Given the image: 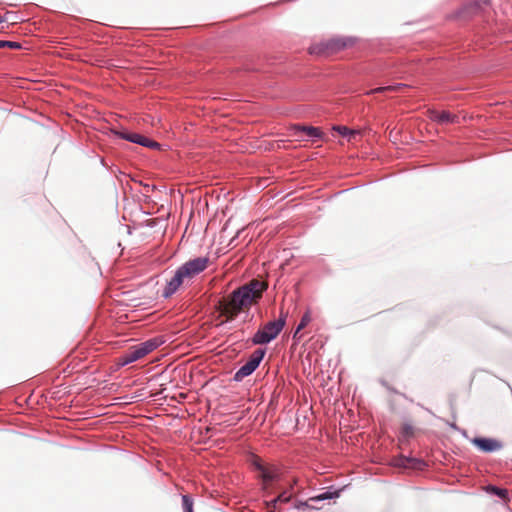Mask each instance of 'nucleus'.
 I'll return each mask as SVG.
<instances>
[{
    "label": "nucleus",
    "instance_id": "8",
    "mask_svg": "<svg viewBox=\"0 0 512 512\" xmlns=\"http://www.w3.org/2000/svg\"><path fill=\"white\" fill-rule=\"evenodd\" d=\"M427 114L429 119L439 124L457 123L459 119L456 114L448 111L428 110Z\"/></svg>",
    "mask_w": 512,
    "mask_h": 512
},
{
    "label": "nucleus",
    "instance_id": "14",
    "mask_svg": "<svg viewBox=\"0 0 512 512\" xmlns=\"http://www.w3.org/2000/svg\"><path fill=\"white\" fill-rule=\"evenodd\" d=\"M290 499H291V494H289L287 491H283L275 499H273L269 502V506L272 508H275L276 504L278 502L286 503V502H289Z\"/></svg>",
    "mask_w": 512,
    "mask_h": 512
},
{
    "label": "nucleus",
    "instance_id": "4",
    "mask_svg": "<svg viewBox=\"0 0 512 512\" xmlns=\"http://www.w3.org/2000/svg\"><path fill=\"white\" fill-rule=\"evenodd\" d=\"M283 329L282 319L270 321L254 335L252 341L254 344H266L275 339Z\"/></svg>",
    "mask_w": 512,
    "mask_h": 512
},
{
    "label": "nucleus",
    "instance_id": "16",
    "mask_svg": "<svg viewBox=\"0 0 512 512\" xmlns=\"http://www.w3.org/2000/svg\"><path fill=\"white\" fill-rule=\"evenodd\" d=\"M347 46L346 41L342 39H332L328 43V48L331 49V51H339Z\"/></svg>",
    "mask_w": 512,
    "mask_h": 512
},
{
    "label": "nucleus",
    "instance_id": "5",
    "mask_svg": "<svg viewBox=\"0 0 512 512\" xmlns=\"http://www.w3.org/2000/svg\"><path fill=\"white\" fill-rule=\"evenodd\" d=\"M264 355H265V350H263V349L255 350L251 354L249 360L235 373L234 379L236 381H241L245 377L252 374L256 370V368L259 366Z\"/></svg>",
    "mask_w": 512,
    "mask_h": 512
},
{
    "label": "nucleus",
    "instance_id": "11",
    "mask_svg": "<svg viewBox=\"0 0 512 512\" xmlns=\"http://www.w3.org/2000/svg\"><path fill=\"white\" fill-rule=\"evenodd\" d=\"M333 129L337 131L340 135L348 137L349 141L355 140L356 137L360 135V132L358 130H351L346 126H335Z\"/></svg>",
    "mask_w": 512,
    "mask_h": 512
},
{
    "label": "nucleus",
    "instance_id": "19",
    "mask_svg": "<svg viewBox=\"0 0 512 512\" xmlns=\"http://www.w3.org/2000/svg\"><path fill=\"white\" fill-rule=\"evenodd\" d=\"M4 47L18 49V48H20V44L17 42H11V41H0V48H4Z\"/></svg>",
    "mask_w": 512,
    "mask_h": 512
},
{
    "label": "nucleus",
    "instance_id": "22",
    "mask_svg": "<svg viewBox=\"0 0 512 512\" xmlns=\"http://www.w3.org/2000/svg\"><path fill=\"white\" fill-rule=\"evenodd\" d=\"M412 460L408 459V458H401L397 463L396 465H400V466H403V467H410V462Z\"/></svg>",
    "mask_w": 512,
    "mask_h": 512
},
{
    "label": "nucleus",
    "instance_id": "25",
    "mask_svg": "<svg viewBox=\"0 0 512 512\" xmlns=\"http://www.w3.org/2000/svg\"><path fill=\"white\" fill-rule=\"evenodd\" d=\"M230 222H231V218L227 219L225 224H230Z\"/></svg>",
    "mask_w": 512,
    "mask_h": 512
},
{
    "label": "nucleus",
    "instance_id": "3",
    "mask_svg": "<svg viewBox=\"0 0 512 512\" xmlns=\"http://www.w3.org/2000/svg\"><path fill=\"white\" fill-rule=\"evenodd\" d=\"M163 341L159 338L149 339L143 343L130 347L121 357L120 364L127 365L142 359L156 348H158Z\"/></svg>",
    "mask_w": 512,
    "mask_h": 512
},
{
    "label": "nucleus",
    "instance_id": "9",
    "mask_svg": "<svg viewBox=\"0 0 512 512\" xmlns=\"http://www.w3.org/2000/svg\"><path fill=\"white\" fill-rule=\"evenodd\" d=\"M131 142L149 148H159V144L157 142L138 133H132Z\"/></svg>",
    "mask_w": 512,
    "mask_h": 512
},
{
    "label": "nucleus",
    "instance_id": "10",
    "mask_svg": "<svg viewBox=\"0 0 512 512\" xmlns=\"http://www.w3.org/2000/svg\"><path fill=\"white\" fill-rule=\"evenodd\" d=\"M408 88V85L406 84H396V85H389L384 87H378L375 89L370 90L367 92V94H373V93H384V92H404Z\"/></svg>",
    "mask_w": 512,
    "mask_h": 512
},
{
    "label": "nucleus",
    "instance_id": "24",
    "mask_svg": "<svg viewBox=\"0 0 512 512\" xmlns=\"http://www.w3.org/2000/svg\"><path fill=\"white\" fill-rule=\"evenodd\" d=\"M145 224H149V225L157 224V218H149L145 221Z\"/></svg>",
    "mask_w": 512,
    "mask_h": 512
},
{
    "label": "nucleus",
    "instance_id": "17",
    "mask_svg": "<svg viewBox=\"0 0 512 512\" xmlns=\"http://www.w3.org/2000/svg\"><path fill=\"white\" fill-rule=\"evenodd\" d=\"M182 507L184 512H193V500L188 495L182 496Z\"/></svg>",
    "mask_w": 512,
    "mask_h": 512
},
{
    "label": "nucleus",
    "instance_id": "2",
    "mask_svg": "<svg viewBox=\"0 0 512 512\" xmlns=\"http://www.w3.org/2000/svg\"><path fill=\"white\" fill-rule=\"evenodd\" d=\"M209 262L208 257H198L183 264L176 271L174 277L168 282L164 290V296L169 297L175 293L185 279H191L204 271L208 267Z\"/></svg>",
    "mask_w": 512,
    "mask_h": 512
},
{
    "label": "nucleus",
    "instance_id": "6",
    "mask_svg": "<svg viewBox=\"0 0 512 512\" xmlns=\"http://www.w3.org/2000/svg\"><path fill=\"white\" fill-rule=\"evenodd\" d=\"M255 467L260 472L263 489L268 490L270 483L278 480L280 475L279 469L275 465H264L260 462H255Z\"/></svg>",
    "mask_w": 512,
    "mask_h": 512
},
{
    "label": "nucleus",
    "instance_id": "23",
    "mask_svg": "<svg viewBox=\"0 0 512 512\" xmlns=\"http://www.w3.org/2000/svg\"><path fill=\"white\" fill-rule=\"evenodd\" d=\"M287 315H288V312H285V311L283 310V308H281L280 316H279V318H278V319H282V321H283V326L285 325Z\"/></svg>",
    "mask_w": 512,
    "mask_h": 512
},
{
    "label": "nucleus",
    "instance_id": "13",
    "mask_svg": "<svg viewBox=\"0 0 512 512\" xmlns=\"http://www.w3.org/2000/svg\"><path fill=\"white\" fill-rule=\"evenodd\" d=\"M294 128L296 130H300V131L305 132V134L308 137H312V138H321L322 137V132L320 131L319 128H316V127H312V126H295Z\"/></svg>",
    "mask_w": 512,
    "mask_h": 512
},
{
    "label": "nucleus",
    "instance_id": "12",
    "mask_svg": "<svg viewBox=\"0 0 512 512\" xmlns=\"http://www.w3.org/2000/svg\"><path fill=\"white\" fill-rule=\"evenodd\" d=\"M337 496H338V492H335V493L325 492V493H322L317 496L309 498L308 501L303 503L302 505L307 506V507H314L311 504L312 502H318V501H322V500L332 499L333 497H337Z\"/></svg>",
    "mask_w": 512,
    "mask_h": 512
},
{
    "label": "nucleus",
    "instance_id": "20",
    "mask_svg": "<svg viewBox=\"0 0 512 512\" xmlns=\"http://www.w3.org/2000/svg\"><path fill=\"white\" fill-rule=\"evenodd\" d=\"M491 491H492L494 494H496V495H498L499 497H501L502 499H505V498H506V496H507V490H505V489H500V488H498V487H494V486H492V487H491Z\"/></svg>",
    "mask_w": 512,
    "mask_h": 512
},
{
    "label": "nucleus",
    "instance_id": "26",
    "mask_svg": "<svg viewBox=\"0 0 512 512\" xmlns=\"http://www.w3.org/2000/svg\"><path fill=\"white\" fill-rule=\"evenodd\" d=\"M4 21V18L0 15V23Z\"/></svg>",
    "mask_w": 512,
    "mask_h": 512
},
{
    "label": "nucleus",
    "instance_id": "15",
    "mask_svg": "<svg viewBox=\"0 0 512 512\" xmlns=\"http://www.w3.org/2000/svg\"><path fill=\"white\" fill-rule=\"evenodd\" d=\"M311 321V315H310V312L307 311L304 313V315L302 316L301 320H300V323L295 331V334H294V338L297 337L298 333L304 329Z\"/></svg>",
    "mask_w": 512,
    "mask_h": 512
},
{
    "label": "nucleus",
    "instance_id": "1",
    "mask_svg": "<svg viewBox=\"0 0 512 512\" xmlns=\"http://www.w3.org/2000/svg\"><path fill=\"white\" fill-rule=\"evenodd\" d=\"M267 285L259 280H252L248 284L234 290L228 296L218 302V310L221 316L226 317V321L236 318V316L249 310L262 296Z\"/></svg>",
    "mask_w": 512,
    "mask_h": 512
},
{
    "label": "nucleus",
    "instance_id": "21",
    "mask_svg": "<svg viewBox=\"0 0 512 512\" xmlns=\"http://www.w3.org/2000/svg\"><path fill=\"white\" fill-rule=\"evenodd\" d=\"M116 134L122 138V139H125L127 141H130L131 142V136H132V132H128V131H119V132H116Z\"/></svg>",
    "mask_w": 512,
    "mask_h": 512
},
{
    "label": "nucleus",
    "instance_id": "7",
    "mask_svg": "<svg viewBox=\"0 0 512 512\" xmlns=\"http://www.w3.org/2000/svg\"><path fill=\"white\" fill-rule=\"evenodd\" d=\"M471 442L483 452H493L502 448L501 442L491 438L476 437Z\"/></svg>",
    "mask_w": 512,
    "mask_h": 512
},
{
    "label": "nucleus",
    "instance_id": "18",
    "mask_svg": "<svg viewBox=\"0 0 512 512\" xmlns=\"http://www.w3.org/2000/svg\"><path fill=\"white\" fill-rule=\"evenodd\" d=\"M401 433L405 437H412L414 435V426L411 423H404L401 427Z\"/></svg>",
    "mask_w": 512,
    "mask_h": 512
}]
</instances>
